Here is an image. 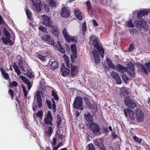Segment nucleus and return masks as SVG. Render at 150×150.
Segmentation results:
<instances>
[{
  "label": "nucleus",
  "instance_id": "f257e3e1",
  "mask_svg": "<svg viewBox=\"0 0 150 150\" xmlns=\"http://www.w3.org/2000/svg\"><path fill=\"white\" fill-rule=\"evenodd\" d=\"M117 69L122 73H123L124 72H127L129 75L132 77L135 76L134 73V65L132 62H130L127 65V67H125L120 64L116 66Z\"/></svg>",
  "mask_w": 150,
  "mask_h": 150
},
{
  "label": "nucleus",
  "instance_id": "f03ea898",
  "mask_svg": "<svg viewBox=\"0 0 150 150\" xmlns=\"http://www.w3.org/2000/svg\"><path fill=\"white\" fill-rule=\"evenodd\" d=\"M89 39L90 42H91L93 45L100 52L101 57H103L104 50L103 47L100 45L98 39L93 35L91 36Z\"/></svg>",
  "mask_w": 150,
  "mask_h": 150
},
{
  "label": "nucleus",
  "instance_id": "7ed1b4c3",
  "mask_svg": "<svg viewBox=\"0 0 150 150\" xmlns=\"http://www.w3.org/2000/svg\"><path fill=\"white\" fill-rule=\"evenodd\" d=\"M63 34L64 36V39L67 41V42H74L76 43L77 37L74 36L70 35L68 34L66 29L64 28L62 31Z\"/></svg>",
  "mask_w": 150,
  "mask_h": 150
},
{
  "label": "nucleus",
  "instance_id": "20e7f679",
  "mask_svg": "<svg viewBox=\"0 0 150 150\" xmlns=\"http://www.w3.org/2000/svg\"><path fill=\"white\" fill-rule=\"evenodd\" d=\"M82 103V98L80 96H78L75 98L74 101L73 106L76 109L82 110H83Z\"/></svg>",
  "mask_w": 150,
  "mask_h": 150
},
{
  "label": "nucleus",
  "instance_id": "39448f33",
  "mask_svg": "<svg viewBox=\"0 0 150 150\" xmlns=\"http://www.w3.org/2000/svg\"><path fill=\"white\" fill-rule=\"evenodd\" d=\"M89 129L94 134L96 135L100 134V129L99 126L96 123L93 122L89 125Z\"/></svg>",
  "mask_w": 150,
  "mask_h": 150
},
{
  "label": "nucleus",
  "instance_id": "423d86ee",
  "mask_svg": "<svg viewBox=\"0 0 150 150\" xmlns=\"http://www.w3.org/2000/svg\"><path fill=\"white\" fill-rule=\"evenodd\" d=\"M53 119V117L50 111L49 110L48 111L47 114L45 115L43 120L44 123L46 125H50L52 126Z\"/></svg>",
  "mask_w": 150,
  "mask_h": 150
},
{
  "label": "nucleus",
  "instance_id": "0eeeda50",
  "mask_svg": "<svg viewBox=\"0 0 150 150\" xmlns=\"http://www.w3.org/2000/svg\"><path fill=\"white\" fill-rule=\"evenodd\" d=\"M135 23V25L140 31L145 29L147 26L146 22L142 19L140 20L139 19L138 21H136Z\"/></svg>",
  "mask_w": 150,
  "mask_h": 150
},
{
  "label": "nucleus",
  "instance_id": "6e6552de",
  "mask_svg": "<svg viewBox=\"0 0 150 150\" xmlns=\"http://www.w3.org/2000/svg\"><path fill=\"white\" fill-rule=\"evenodd\" d=\"M3 42L6 45L9 44L10 45H13L14 44L15 40V36L13 34V35L11 37L9 38L4 37L2 39Z\"/></svg>",
  "mask_w": 150,
  "mask_h": 150
},
{
  "label": "nucleus",
  "instance_id": "1a4fd4ad",
  "mask_svg": "<svg viewBox=\"0 0 150 150\" xmlns=\"http://www.w3.org/2000/svg\"><path fill=\"white\" fill-rule=\"evenodd\" d=\"M33 3V8L35 11L38 12H41L42 4L40 0H32Z\"/></svg>",
  "mask_w": 150,
  "mask_h": 150
},
{
  "label": "nucleus",
  "instance_id": "9d476101",
  "mask_svg": "<svg viewBox=\"0 0 150 150\" xmlns=\"http://www.w3.org/2000/svg\"><path fill=\"white\" fill-rule=\"evenodd\" d=\"M124 102L125 105L132 108L135 107L137 105L136 103L131 99L129 96H126L125 98Z\"/></svg>",
  "mask_w": 150,
  "mask_h": 150
},
{
  "label": "nucleus",
  "instance_id": "9b49d317",
  "mask_svg": "<svg viewBox=\"0 0 150 150\" xmlns=\"http://www.w3.org/2000/svg\"><path fill=\"white\" fill-rule=\"evenodd\" d=\"M135 112L137 121L139 122L143 121L144 119V114L141 109H136Z\"/></svg>",
  "mask_w": 150,
  "mask_h": 150
},
{
  "label": "nucleus",
  "instance_id": "f8f14e48",
  "mask_svg": "<svg viewBox=\"0 0 150 150\" xmlns=\"http://www.w3.org/2000/svg\"><path fill=\"white\" fill-rule=\"evenodd\" d=\"M125 114L126 117H127L128 116L132 120H133L135 118V117L134 116V112L130 109H127L126 110H124Z\"/></svg>",
  "mask_w": 150,
  "mask_h": 150
},
{
  "label": "nucleus",
  "instance_id": "ddd939ff",
  "mask_svg": "<svg viewBox=\"0 0 150 150\" xmlns=\"http://www.w3.org/2000/svg\"><path fill=\"white\" fill-rule=\"evenodd\" d=\"M100 52L96 49L94 50L92 52V54L96 63H99L100 62Z\"/></svg>",
  "mask_w": 150,
  "mask_h": 150
},
{
  "label": "nucleus",
  "instance_id": "4468645a",
  "mask_svg": "<svg viewBox=\"0 0 150 150\" xmlns=\"http://www.w3.org/2000/svg\"><path fill=\"white\" fill-rule=\"evenodd\" d=\"M61 14L62 16L64 18H67L70 15L69 10L66 7H64L62 8Z\"/></svg>",
  "mask_w": 150,
  "mask_h": 150
},
{
  "label": "nucleus",
  "instance_id": "2eb2a0df",
  "mask_svg": "<svg viewBox=\"0 0 150 150\" xmlns=\"http://www.w3.org/2000/svg\"><path fill=\"white\" fill-rule=\"evenodd\" d=\"M111 76L116 80V83L117 84H120L122 83V81L118 74L115 71H112L111 73Z\"/></svg>",
  "mask_w": 150,
  "mask_h": 150
},
{
  "label": "nucleus",
  "instance_id": "dca6fc26",
  "mask_svg": "<svg viewBox=\"0 0 150 150\" xmlns=\"http://www.w3.org/2000/svg\"><path fill=\"white\" fill-rule=\"evenodd\" d=\"M137 67H138V69L139 70V71L141 72H143L145 74H148V70L147 69L144 65L141 64L140 63L137 62Z\"/></svg>",
  "mask_w": 150,
  "mask_h": 150
},
{
  "label": "nucleus",
  "instance_id": "f3484780",
  "mask_svg": "<svg viewBox=\"0 0 150 150\" xmlns=\"http://www.w3.org/2000/svg\"><path fill=\"white\" fill-rule=\"evenodd\" d=\"M60 71L62 75L65 77L68 75L70 72V69L66 68L64 65H62L61 67Z\"/></svg>",
  "mask_w": 150,
  "mask_h": 150
},
{
  "label": "nucleus",
  "instance_id": "a211bd4d",
  "mask_svg": "<svg viewBox=\"0 0 150 150\" xmlns=\"http://www.w3.org/2000/svg\"><path fill=\"white\" fill-rule=\"evenodd\" d=\"M44 40L45 41H46V42L47 43L52 45H54V41L53 39L51 37L50 35H47L45 37H44Z\"/></svg>",
  "mask_w": 150,
  "mask_h": 150
},
{
  "label": "nucleus",
  "instance_id": "6ab92c4d",
  "mask_svg": "<svg viewBox=\"0 0 150 150\" xmlns=\"http://www.w3.org/2000/svg\"><path fill=\"white\" fill-rule=\"evenodd\" d=\"M51 28V33L53 34L55 36H57L58 38V35L59 32L57 26L53 25H52Z\"/></svg>",
  "mask_w": 150,
  "mask_h": 150
},
{
  "label": "nucleus",
  "instance_id": "aec40b11",
  "mask_svg": "<svg viewBox=\"0 0 150 150\" xmlns=\"http://www.w3.org/2000/svg\"><path fill=\"white\" fill-rule=\"evenodd\" d=\"M20 76L21 77V79L23 82L27 85L28 90H29L32 86L31 82H30L25 76Z\"/></svg>",
  "mask_w": 150,
  "mask_h": 150
},
{
  "label": "nucleus",
  "instance_id": "412c9836",
  "mask_svg": "<svg viewBox=\"0 0 150 150\" xmlns=\"http://www.w3.org/2000/svg\"><path fill=\"white\" fill-rule=\"evenodd\" d=\"M43 24L46 26L50 27V28L52 25V22L50 20L49 17L47 16H46L44 21L43 22Z\"/></svg>",
  "mask_w": 150,
  "mask_h": 150
},
{
  "label": "nucleus",
  "instance_id": "4be33fe9",
  "mask_svg": "<svg viewBox=\"0 0 150 150\" xmlns=\"http://www.w3.org/2000/svg\"><path fill=\"white\" fill-rule=\"evenodd\" d=\"M149 12V11L146 9L140 10V11L137 13V17L141 19L142 16H144L147 15Z\"/></svg>",
  "mask_w": 150,
  "mask_h": 150
},
{
  "label": "nucleus",
  "instance_id": "5701e85b",
  "mask_svg": "<svg viewBox=\"0 0 150 150\" xmlns=\"http://www.w3.org/2000/svg\"><path fill=\"white\" fill-rule=\"evenodd\" d=\"M36 96L37 97V101L38 103V106L40 108L42 105V99L41 98L40 92L39 91L37 92Z\"/></svg>",
  "mask_w": 150,
  "mask_h": 150
},
{
  "label": "nucleus",
  "instance_id": "b1692460",
  "mask_svg": "<svg viewBox=\"0 0 150 150\" xmlns=\"http://www.w3.org/2000/svg\"><path fill=\"white\" fill-rule=\"evenodd\" d=\"M84 117L87 122H90L93 121V116L89 112L84 114Z\"/></svg>",
  "mask_w": 150,
  "mask_h": 150
},
{
  "label": "nucleus",
  "instance_id": "393cba45",
  "mask_svg": "<svg viewBox=\"0 0 150 150\" xmlns=\"http://www.w3.org/2000/svg\"><path fill=\"white\" fill-rule=\"evenodd\" d=\"M120 95L122 97L123 96V97H125V98L129 94L128 91L124 88H121L120 91Z\"/></svg>",
  "mask_w": 150,
  "mask_h": 150
},
{
  "label": "nucleus",
  "instance_id": "a878e982",
  "mask_svg": "<svg viewBox=\"0 0 150 150\" xmlns=\"http://www.w3.org/2000/svg\"><path fill=\"white\" fill-rule=\"evenodd\" d=\"M71 74L72 76H74L78 74V71L75 66L71 64Z\"/></svg>",
  "mask_w": 150,
  "mask_h": 150
},
{
  "label": "nucleus",
  "instance_id": "bb28decb",
  "mask_svg": "<svg viewBox=\"0 0 150 150\" xmlns=\"http://www.w3.org/2000/svg\"><path fill=\"white\" fill-rule=\"evenodd\" d=\"M86 4L87 7V9L88 13L90 12V13L91 14H92L93 11H91L92 9V7L90 1H87L86 2Z\"/></svg>",
  "mask_w": 150,
  "mask_h": 150
},
{
  "label": "nucleus",
  "instance_id": "cd10ccee",
  "mask_svg": "<svg viewBox=\"0 0 150 150\" xmlns=\"http://www.w3.org/2000/svg\"><path fill=\"white\" fill-rule=\"evenodd\" d=\"M74 13L78 19L80 20H82V17L81 15V13L79 10H76L74 12Z\"/></svg>",
  "mask_w": 150,
  "mask_h": 150
},
{
  "label": "nucleus",
  "instance_id": "c85d7f7f",
  "mask_svg": "<svg viewBox=\"0 0 150 150\" xmlns=\"http://www.w3.org/2000/svg\"><path fill=\"white\" fill-rule=\"evenodd\" d=\"M106 62L108 66V67L112 69H115V65L113 64L110 59L108 58H107Z\"/></svg>",
  "mask_w": 150,
  "mask_h": 150
},
{
  "label": "nucleus",
  "instance_id": "c756f323",
  "mask_svg": "<svg viewBox=\"0 0 150 150\" xmlns=\"http://www.w3.org/2000/svg\"><path fill=\"white\" fill-rule=\"evenodd\" d=\"M24 61L21 58L18 60V65L20 68L22 70L24 71L25 69L24 67Z\"/></svg>",
  "mask_w": 150,
  "mask_h": 150
},
{
  "label": "nucleus",
  "instance_id": "7c9ffc66",
  "mask_svg": "<svg viewBox=\"0 0 150 150\" xmlns=\"http://www.w3.org/2000/svg\"><path fill=\"white\" fill-rule=\"evenodd\" d=\"M0 70L2 74L3 75L4 78L6 80L9 79V77L8 74L5 72L3 68L1 67Z\"/></svg>",
  "mask_w": 150,
  "mask_h": 150
},
{
  "label": "nucleus",
  "instance_id": "2f4dec72",
  "mask_svg": "<svg viewBox=\"0 0 150 150\" xmlns=\"http://www.w3.org/2000/svg\"><path fill=\"white\" fill-rule=\"evenodd\" d=\"M57 120L56 122L57 127L58 129H60L61 126H60V123L62 121V119L59 115H57Z\"/></svg>",
  "mask_w": 150,
  "mask_h": 150
},
{
  "label": "nucleus",
  "instance_id": "473e14b6",
  "mask_svg": "<svg viewBox=\"0 0 150 150\" xmlns=\"http://www.w3.org/2000/svg\"><path fill=\"white\" fill-rule=\"evenodd\" d=\"M13 67L15 71L17 73L18 75H19L21 74L20 70L19 69L18 65L15 62L13 64Z\"/></svg>",
  "mask_w": 150,
  "mask_h": 150
},
{
  "label": "nucleus",
  "instance_id": "72a5a7b5",
  "mask_svg": "<svg viewBox=\"0 0 150 150\" xmlns=\"http://www.w3.org/2000/svg\"><path fill=\"white\" fill-rule=\"evenodd\" d=\"M59 66V64L56 61H54L52 63L51 65V69L53 70L57 69Z\"/></svg>",
  "mask_w": 150,
  "mask_h": 150
},
{
  "label": "nucleus",
  "instance_id": "f704fd0d",
  "mask_svg": "<svg viewBox=\"0 0 150 150\" xmlns=\"http://www.w3.org/2000/svg\"><path fill=\"white\" fill-rule=\"evenodd\" d=\"M97 145L98 147L100 148V150H106L102 141H101L100 142H98Z\"/></svg>",
  "mask_w": 150,
  "mask_h": 150
},
{
  "label": "nucleus",
  "instance_id": "c9c22d12",
  "mask_svg": "<svg viewBox=\"0 0 150 150\" xmlns=\"http://www.w3.org/2000/svg\"><path fill=\"white\" fill-rule=\"evenodd\" d=\"M57 93V92L55 91V90H52V96L53 97L54 100L58 101L59 100V97Z\"/></svg>",
  "mask_w": 150,
  "mask_h": 150
},
{
  "label": "nucleus",
  "instance_id": "e433bc0d",
  "mask_svg": "<svg viewBox=\"0 0 150 150\" xmlns=\"http://www.w3.org/2000/svg\"><path fill=\"white\" fill-rule=\"evenodd\" d=\"M48 4L52 8H55L56 7V3L54 0H48Z\"/></svg>",
  "mask_w": 150,
  "mask_h": 150
},
{
  "label": "nucleus",
  "instance_id": "4c0bfd02",
  "mask_svg": "<svg viewBox=\"0 0 150 150\" xmlns=\"http://www.w3.org/2000/svg\"><path fill=\"white\" fill-rule=\"evenodd\" d=\"M25 13L28 18L30 20L31 19L32 13L28 8L26 9Z\"/></svg>",
  "mask_w": 150,
  "mask_h": 150
},
{
  "label": "nucleus",
  "instance_id": "58836bf2",
  "mask_svg": "<svg viewBox=\"0 0 150 150\" xmlns=\"http://www.w3.org/2000/svg\"><path fill=\"white\" fill-rule=\"evenodd\" d=\"M82 32L83 33L82 34L83 35H84L85 34V32L86 31V24L85 22H84L82 23Z\"/></svg>",
  "mask_w": 150,
  "mask_h": 150
},
{
  "label": "nucleus",
  "instance_id": "ea45409f",
  "mask_svg": "<svg viewBox=\"0 0 150 150\" xmlns=\"http://www.w3.org/2000/svg\"><path fill=\"white\" fill-rule=\"evenodd\" d=\"M48 131L47 132V134L48 136H50L52 134L53 129L51 127H48Z\"/></svg>",
  "mask_w": 150,
  "mask_h": 150
},
{
  "label": "nucleus",
  "instance_id": "a19ab883",
  "mask_svg": "<svg viewBox=\"0 0 150 150\" xmlns=\"http://www.w3.org/2000/svg\"><path fill=\"white\" fill-rule=\"evenodd\" d=\"M64 61L66 64L67 67L68 68H70V65L69 63V58L68 57L65 56L64 58Z\"/></svg>",
  "mask_w": 150,
  "mask_h": 150
},
{
  "label": "nucleus",
  "instance_id": "79ce46f5",
  "mask_svg": "<svg viewBox=\"0 0 150 150\" xmlns=\"http://www.w3.org/2000/svg\"><path fill=\"white\" fill-rule=\"evenodd\" d=\"M71 52H72L76 53L77 52L76 47V45L75 44H72L71 46Z\"/></svg>",
  "mask_w": 150,
  "mask_h": 150
},
{
  "label": "nucleus",
  "instance_id": "37998d69",
  "mask_svg": "<svg viewBox=\"0 0 150 150\" xmlns=\"http://www.w3.org/2000/svg\"><path fill=\"white\" fill-rule=\"evenodd\" d=\"M59 47H58L59 51L62 53H65V50L64 48L61 45L59 42Z\"/></svg>",
  "mask_w": 150,
  "mask_h": 150
},
{
  "label": "nucleus",
  "instance_id": "c03bdc74",
  "mask_svg": "<svg viewBox=\"0 0 150 150\" xmlns=\"http://www.w3.org/2000/svg\"><path fill=\"white\" fill-rule=\"evenodd\" d=\"M122 79L125 83H127V81L129 80L128 77L124 74H123L122 76Z\"/></svg>",
  "mask_w": 150,
  "mask_h": 150
},
{
  "label": "nucleus",
  "instance_id": "a18cd8bd",
  "mask_svg": "<svg viewBox=\"0 0 150 150\" xmlns=\"http://www.w3.org/2000/svg\"><path fill=\"white\" fill-rule=\"evenodd\" d=\"M4 33L6 37L9 38L11 37V36H10V33L7 30L6 28H4Z\"/></svg>",
  "mask_w": 150,
  "mask_h": 150
},
{
  "label": "nucleus",
  "instance_id": "49530a36",
  "mask_svg": "<svg viewBox=\"0 0 150 150\" xmlns=\"http://www.w3.org/2000/svg\"><path fill=\"white\" fill-rule=\"evenodd\" d=\"M8 93L10 95L11 99L12 100H13L14 97V93L13 90L11 89H9L8 91Z\"/></svg>",
  "mask_w": 150,
  "mask_h": 150
},
{
  "label": "nucleus",
  "instance_id": "de8ad7c7",
  "mask_svg": "<svg viewBox=\"0 0 150 150\" xmlns=\"http://www.w3.org/2000/svg\"><path fill=\"white\" fill-rule=\"evenodd\" d=\"M46 103L47 104V107L49 109H52V103L49 100L47 99Z\"/></svg>",
  "mask_w": 150,
  "mask_h": 150
},
{
  "label": "nucleus",
  "instance_id": "09e8293b",
  "mask_svg": "<svg viewBox=\"0 0 150 150\" xmlns=\"http://www.w3.org/2000/svg\"><path fill=\"white\" fill-rule=\"evenodd\" d=\"M88 150H96L93 145L92 144H90L88 145Z\"/></svg>",
  "mask_w": 150,
  "mask_h": 150
},
{
  "label": "nucleus",
  "instance_id": "8fccbe9b",
  "mask_svg": "<svg viewBox=\"0 0 150 150\" xmlns=\"http://www.w3.org/2000/svg\"><path fill=\"white\" fill-rule=\"evenodd\" d=\"M36 114L38 117H42L43 115L42 111L41 110H39L38 111V112L36 113Z\"/></svg>",
  "mask_w": 150,
  "mask_h": 150
},
{
  "label": "nucleus",
  "instance_id": "3c124183",
  "mask_svg": "<svg viewBox=\"0 0 150 150\" xmlns=\"http://www.w3.org/2000/svg\"><path fill=\"white\" fill-rule=\"evenodd\" d=\"M133 139L139 143H141L142 140L141 138H139L136 136H133Z\"/></svg>",
  "mask_w": 150,
  "mask_h": 150
},
{
  "label": "nucleus",
  "instance_id": "603ef678",
  "mask_svg": "<svg viewBox=\"0 0 150 150\" xmlns=\"http://www.w3.org/2000/svg\"><path fill=\"white\" fill-rule=\"evenodd\" d=\"M27 74L28 76L29 77L30 79H32L34 76L33 73L31 71L27 72Z\"/></svg>",
  "mask_w": 150,
  "mask_h": 150
},
{
  "label": "nucleus",
  "instance_id": "864d4df0",
  "mask_svg": "<svg viewBox=\"0 0 150 150\" xmlns=\"http://www.w3.org/2000/svg\"><path fill=\"white\" fill-rule=\"evenodd\" d=\"M127 25L129 27H134V25L132 24L131 19H130L128 21Z\"/></svg>",
  "mask_w": 150,
  "mask_h": 150
},
{
  "label": "nucleus",
  "instance_id": "5fc2aeb1",
  "mask_svg": "<svg viewBox=\"0 0 150 150\" xmlns=\"http://www.w3.org/2000/svg\"><path fill=\"white\" fill-rule=\"evenodd\" d=\"M39 29L40 30L43 32H45L46 31V29L42 25H40L39 28Z\"/></svg>",
  "mask_w": 150,
  "mask_h": 150
},
{
  "label": "nucleus",
  "instance_id": "6e6d98bb",
  "mask_svg": "<svg viewBox=\"0 0 150 150\" xmlns=\"http://www.w3.org/2000/svg\"><path fill=\"white\" fill-rule=\"evenodd\" d=\"M22 88L24 96L25 97H26L27 96V95L28 94L27 91L24 87L23 86Z\"/></svg>",
  "mask_w": 150,
  "mask_h": 150
},
{
  "label": "nucleus",
  "instance_id": "4d7b16f0",
  "mask_svg": "<svg viewBox=\"0 0 150 150\" xmlns=\"http://www.w3.org/2000/svg\"><path fill=\"white\" fill-rule=\"evenodd\" d=\"M138 32V31L137 30L135 29H132L131 30H130V33L131 34L133 35L134 34H137Z\"/></svg>",
  "mask_w": 150,
  "mask_h": 150
},
{
  "label": "nucleus",
  "instance_id": "13d9d810",
  "mask_svg": "<svg viewBox=\"0 0 150 150\" xmlns=\"http://www.w3.org/2000/svg\"><path fill=\"white\" fill-rule=\"evenodd\" d=\"M38 58L42 61H45V57L41 54H39L38 56Z\"/></svg>",
  "mask_w": 150,
  "mask_h": 150
},
{
  "label": "nucleus",
  "instance_id": "bf43d9fd",
  "mask_svg": "<svg viewBox=\"0 0 150 150\" xmlns=\"http://www.w3.org/2000/svg\"><path fill=\"white\" fill-rule=\"evenodd\" d=\"M103 67L105 71H108L110 70L109 68L107 67L105 63L103 64Z\"/></svg>",
  "mask_w": 150,
  "mask_h": 150
},
{
  "label": "nucleus",
  "instance_id": "052dcab7",
  "mask_svg": "<svg viewBox=\"0 0 150 150\" xmlns=\"http://www.w3.org/2000/svg\"><path fill=\"white\" fill-rule=\"evenodd\" d=\"M10 84L13 87H16L17 86L18 83L17 82L14 81H13L11 83H10Z\"/></svg>",
  "mask_w": 150,
  "mask_h": 150
},
{
  "label": "nucleus",
  "instance_id": "680f3d73",
  "mask_svg": "<svg viewBox=\"0 0 150 150\" xmlns=\"http://www.w3.org/2000/svg\"><path fill=\"white\" fill-rule=\"evenodd\" d=\"M134 49V47L133 46V44L132 43H131L130 44L129 47V51H131Z\"/></svg>",
  "mask_w": 150,
  "mask_h": 150
},
{
  "label": "nucleus",
  "instance_id": "e2e57ef3",
  "mask_svg": "<svg viewBox=\"0 0 150 150\" xmlns=\"http://www.w3.org/2000/svg\"><path fill=\"white\" fill-rule=\"evenodd\" d=\"M145 66L149 70V72H150V61L145 64Z\"/></svg>",
  "mask_w": 150,
  "mask_h": 150
},
{
  "label": "nucleus",
  "instance_id": "0e129e2a",
  "mask_svg": "<svg viewBox=\"0 0 150 150\" xmlns=\"http://www.w3.org/2000/svg\"><path fill=\"white\" fill-rule=\"evenodd\" d=\"M53 142L52 144V145H55L57 143V138L54 137L52 139Z\"/></svg>",
  "mask_w": 150,
  "mask_h": 150
},
{
  "label": "nucleus",
  "instance_id": "69168bd1",
  "mask_svg": "<svg viewBox=\"0 0 150 150\" xmlns=\"http://www.w3.org/2000/svg\"><path fill=\"white\" fill-rule=\"evenodd\" d=\"M103 131L106 134H108V133H109V132L108 130V128L106 127L105 128H103Z\"/></svg>",
  "mask_w": 150,
  "mask_h": 150
},
{
  "label": "nucleus",
  "instance_id": "338daca9",
  "mask_svg": "<svg viewBox=\"0 0 150 150\" xmlns=\"http://www.w3.org/2000/svg\"><path fill=\"white\" fill-rule=\"evenodd\" d=\"M93 25L95 26H96L98 25V23L96 21L95 19L93 20Z\"/></svg>",
  "mask_w": 150,
  "mask_h": 150
},
{
  "label": "nucleus",
  "instance_id": "774afa93",
  "mask_svg": "<svg viewBox=\"0 0 150 150\" xmlns=\"http://www.w3.org/2000/svg\"><path fill=\"white\" fill-rule=\"evenodd\" d=\"M4 20L1 16L0 15V24L3 23Z\"/></svg>",
  "mask_w": 150,
  "mask_h": 150
}]
</instances>
